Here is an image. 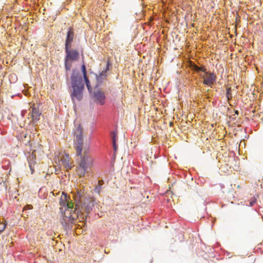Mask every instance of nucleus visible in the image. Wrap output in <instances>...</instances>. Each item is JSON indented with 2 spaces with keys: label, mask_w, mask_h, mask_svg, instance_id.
I'll return each mask as SVG.
<instances>
[{
  "label": "nucleus",
  "mask_w": 263,
  "mask_h": 263,
  "mask_svg": "<svg viewBox=\"0 0 263 263\" xmlns=\"http://www.w3.org/2000/svg\"><path fill=\"white\" fill-rule=\"evenodd\" d=\"M63 195L61 198L60 204L64 207L65 210L64 213L62 214L60 221L63 227L66 229L69 228L71 224L74 223L79 216L78 212L73 207V202L68 200L66 195L63 194ZM63 207L61 208L62 213H63Z\"/></svg>",
  "instance_id": "obj_1"
},
{
  "label": "nucleus",
  "mask_w": 263,
  "mask_h": 263,
  "mask_svg": "<svg viewBox=\"0 0 263 263\" xmlns=\"http://www.w3.org/2000/svg\"><path fill=\"white\" fill-rule=\"evenodd\" d=\"M73 199L75 202V209L78 213L84 210L88 214L95 205L94 199L86 196L82 190H77V193L73 195Z\"/></svg>",
  "instance_id": "obj_2"
},
{
  "label": "nucleus",
  "mask_w": 263,
  "mask_h": 263,
  "mask_svg": "<svg viewBox=\"0 0 263 263\" xmlns=\"http://www.w3.org/2000/svg\"><path fill=\"white\" fill-rule=\"evenodd\" d=\"M71 84L72 88V92L71 97L73 101L76 99L80 101L83 98V91L84 88L83 78L81 74L76 70H73L71 76Z\"/></svg>",
  "instance_id": "obj_3"
},
{
  "label": "nucleus",
  "mask_w": 263,
  "mask_h": 263,
  "mask_svg": "<svg viewBox=\"0 0 263 263\" xmlns=\"http://www.w3.org/2000/svg\"><path fill=\"white\" fill-rule=\"evenodd\" d=\"M93 158L85 152L76 170L77 173L79 177L84 176L85 174L90 170L93 166Z\"/></svg>",
  "instance_id": "obj_4"
},
{
  "label": "nucleus",
  "mask_w": 263,
  "mask_h": 263,
  "mask_svg": "<svg viewBox=\"0 0 263 263\" xmlns=\"http://www.w3.org/2000/svg\"><path fill=\"white\" fill-rule=\"evenodd\" d=\"M83 129L80 124H78V127L74 130V135L75 136L76 148L77 155H81L82 149L83 144Z\"/></svg>",
  "instance_id": "obj_5"
},
{
  "label": "nucleus",
  "mask_w": 263,
  "mask_h": 263,
  "mask_svg": "<svg viewBox=\"0 0 263 263\" xmlns=\"http://www.w3.org/2000/svg\"><path fill=\"white\" fill-rule=\"evenodd\" d=\"M200 76L203 80V84L210 87H212L216 80V77L213 73L208 72L206 71L203 74H200Z\"/></svg>",
  "instance_id": "obj_6"
},
{
  "label": "nucleus",
  "mask_w": 263,
  "mask_h": 263,
  "mask_svg": "<svg viewBox=\"0 0 263 263\" xmlns=\"http://www.w3.org/2000/svg\"><path fill=\"white\" fill-rule=\"evenodd\" d=\"M70 158L68 155L66 154L62 156L59 161L60 168L63 167L66 171L70 170L73 167V165L70 163Z\"/></svg>",
  "instance_id": "obj_7"
},
{
  "label": "nucleus",
  "mask_w": 263,
  "mask_h": 263,
  "mask_svg": "<svg viewBox=\"0 0 263 263\" xmlns=\"http://www.w3.org/2000/svg\"><path fill=\"white\" fill-rule=\"evenodd\" d=\"M35 151H34L31 153H29L27 156V160L30 167L31 174L34 172V166L36 165V156L35 154Z\"/></svg>",
  "instance_id": "obj_8"
},
{
  "label": "nucleus",
  "mask_w": 263,
  "mask_h": 263,
  "mask_svg": "<svg viewBox=\"0 0 263 263\" xmlns=\"http://www.w3.org/2000/svg\"><path fill=\"white\" fill-rule=\"evenodd\" d=\"M70 48H65L66 56L65 59L69 61L77 60L79 57V52L73 49H69Z\"/></svg>",
  "instance_id": "obj_9"
},
{
  "label": "nucleus",
  "mask_w": 263,
  "mask_h": 263,
  "mask_svg": "<svg viewBox=\"0 0 263 263\" xmlns=\"http://www.w3.org/2000/svg\"><path fill=\"white\" fill-rule=\"evenodd\" d=\"M34 105L31 107V110L30 111L29 115L32 118V122L33 123H36L40 120V117L41 115V112L39 111V109L35 108Z\"/></svg>",
  "instance_id": "obj_10"
},
{
  "label": "nucleus",
  "mask_w": 263,
  "mask_h": 263,
  "mask_svg": "<svg viewBox=\"0 0 263 263\" xmlns=\"http://www.w3.org/2000/svg\"><path fill=\"white\" fill-rule=\"evenodd\" d=\"M74 33L72 28H70L67 32L65 43V48H71L73 39Z\"/></svg>",
  "instance_id": "obj_11"
},
{
  "label": "nucleus",
  "mask_w": 263,
  "mask_h": 263,
  "mask_svg": "<svg viewBox=\"0 0 263 263\" xmlns=\"http://www.w3.org/2000/svg\"><path fill=\"white\" fill-rule=\"evenodd\" d=\"M93 97L101 104H104L105 96L103 91L97 90L93 93Z\"/></svg>",
  "instance_id": "obj_12"
},
{
  "label": "nucleus",
  "mask_w": 263,
  "mask_h": 263,
  "mask_svg": "<svg viewBox=\"0 0 263 263\" xmlns=\"http://www.w3.org/2000/svg\"><path fill=\"white\" fill-rule=\"evenodd\" d=\"M108 70V69L106 68V69L105 71H102V72L99 75L97 76V81L98 83L100 84L102 82L103 80L106 78V71Z\"/></svg>",
  "instance_id": "obj_13"
},
{
  "label": "nucleus",
  "mask_w": 263,
  "mask_h": 263,
  "mask_svg": "<svg viewBox=\"0 0 263 263\" xmlns=\"http://www.w3.org/2000/svg\"><path fill=\"white\" fill-rule=\"evenodd\" d=\"M193 68L197 72L202 71L204 73L206 71V69L204 67H198L197 65H194Z\"/></svg>",
  "instance_id": "obj_14"
},
{
  "label": "nucleus",
  "mask_w": 263,
  "mask_h": 263,
  "mask_svg": "<svg viewBox=\"0 0 263 263\" xmlns=\"http://www.w3.org/2000/svg\"><path fill=\"white\" fill-rule=\"evenodd\" d=\"M84 79L85 80V83H86V86L87 87L88 91L90 92H91V91L92 90V88H91L90 82L89 81V80H88L87 77H84Z\"/></svg>",
  "instance_id": "obj_15"
},
{
  "label": "nucleus",
  "mask_w": 263,
  "mask_h": 263,
  "mask_svg": "<svg viewBox=\"0 0 263 263\" xmlns=\"http://www.w3.org/2000/svg\"><path fill=\"white\" fill-rule=\"evenodd\" d=\"M71 63L69 62V60H68L65 59V66L66 71L70 70L71 68Z\"/></svg>",
  "instance_id": "obj_16"
},
{
  "label": "nucleus",
  "mask_w": 263,
  "mask_h": 263,
  "mask_svg": "<svg viewBox=\"0 0 263 263\" xmlns=\"http://www.w3.org/2000/svg\"><path fill=\"white\" fill-rule=\"evenodd\" d=\"M227 97L228 100H230L232 98V95L231 93V89L230 87L227 88Z\"/></svg>",
  "instance_id": "obj_17"
},
{
  "label": "nucleus",
  "mask_w": 263,
  "mask_h": 263,
  "mask_svg": "<svg viewBox=\"0 0 263 263\" xmlns=\"http://www.w3.org/2000/svg\"><path fill=\"white\" fill-rule=\"evenodd\" d=\"M111 136L112 138V143H116V138L117 137V133L115 132H111Z\"/></svg>",
  "instance_id": "obj_18"
},
{
  "label": "nucleus",
  "mask_w": 263,
  "mask_h": 263,
  "mask_svg": "<svg viewBox=\"0 0 263 263\" xmlns=\"http://www.w3.org/2000/svg\"><path fill=\"white\" fill-rule=\"evenodd\" d=\"M6 227V224L5 223H0V234L3 232Z\"/></svg>",
  "instance_id": "obj_19"
},
{
  "label": "nucleus",
  "mask_w": 263,
  "mask_h": 263,
  "mask_svg": "<svg viewBox=\"0 0 263 263\" xmlns=\"http://www.w3.org/2000/svg\"><path fill=\"white\" fill-rule=\"evenodd\" d=\"M82 71L83 72V77H87V76H86L87 71H86V67H85V65H83L82 66Z\"/></svg>",
  "instance_id": "obj_20"
},
{
  "label": "nucleus",
  "mask_w": 263,
  "mask_h": 263,
  "mask_svg": "<svg viewBox=\"0 0 263 263\" xmlns=\"http://www.w3.org/2000/svg\"><path fill=\"white\" fill-rule=\"evenodd\" d=\"M114 150L116 152L117 149V145H116V143H113Z\"/></svg>",
  "instance_id": "obj_21"
},
{
  "label": "nucleus",
  "mask_w": 263,
  "mask_h": 263,
  "mask_svg": "<svg viewBox=\"0 0 263 263\" xmlns=\"http://www.w3.org/2000/svg\"><path fill=\"white\" fill-rule=\"evenodd\" d=\"M255 202V200H253L252 201H251L250 202V206H253L254 204V203Z\"/></svg>",
  "instance_id": "obj_22"
}]
</instances>
